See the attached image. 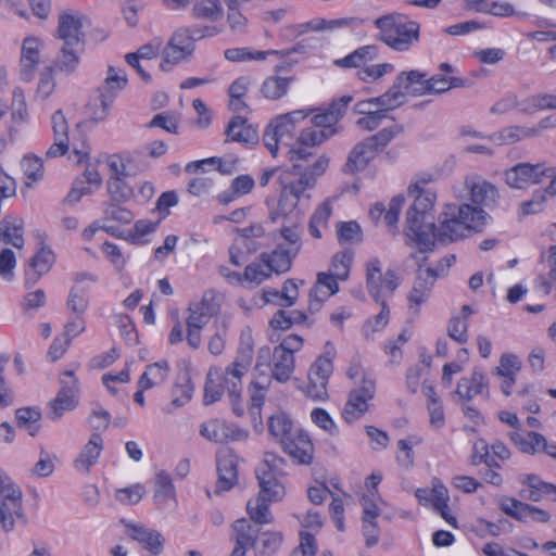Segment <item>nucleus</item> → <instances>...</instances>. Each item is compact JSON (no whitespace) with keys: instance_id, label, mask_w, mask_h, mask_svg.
I'll use <instances>...</instances> for the list:
<instances>
[{"instance_id":"f257e3e1","label":"nucleus","mask_w":556,"mask_h":556,"mask_svg":"<svg viewBox=\"0 0 556 556\" xmlns=\"http://www.w3.org/2000/svg\"><path fill=\"white\" fill-rule=\"evenodd\" d=\"M287 155L293 162V166L279 176L277 206L269 212V219L273 223L280 217L288 218L294 213H300L302 203L309 199L307 190L314 188L316 179L326 172L329 163L328 157L320 155L313 164H307V159L312 154L305 148L290 149Z\"/></svg>"},{"instance_id":"f03ea898","label":"nucleus","mask_w":556,"mask_h":556,"mask_svg":"<svg viewBox=\"0 0 556 556\" xmlns=\"http://www.w3.org/2000/svg\"><path fill=\"white\" fill-rule=\"evenodd\" d=\"M428 182L429 179L422 178L408 186V193L415 195V200L406 214V237L419 245L420 253L433 247L434 223L428 220V214L433 208L437 197L433 192L424 190Z\"/></svg>"},{"instance_id":"7ed1b4c3","label":"nucleus","mask_w":556,"mask_h":556,"mask_svg":"<svg viewBox=\"0 0 556 556\" xmlns=\"http://www.w3.org/2000/svg\"><path fill=\"white\" fill-rule=\"evenodd\" d=\"M489 215L479 206L468 203L460 205L448 203L439 216V227L434 225L433 243L459 240L470 230H480L488 220Z\"/></svg>"},{"instance_id":"20e7f679","label":"nucleus","mask_w":556,"mask_h":556,"mask_svg":"<svg viewBox=\"0 0 556 556\" xmlns=\"http://www.w3.org/2000/svg\"><path fill=\"white\" fill-rule=\"evenodd\" d=\"M253 362V339L251 333H242L240 348L235 359L225 368L222 381L228 392L232 412L237 416L244 414V405L241 399L242 378L248 374Z\"/></svg>"},{"instance_id":"39448f33","label":"nucleus","mask_w":556,"mask_h":556,"mask_svg":"<svg viewBox=\"0 0 556 556\" xmlns=\"http://www.w3.org/2000/svg\"><path fill=\"white\" fill-rule=\"evenodd\" d=\"M253 362V339L251 333H242L240 348L235 359L225 368L222 381L228 392L232 412L237 416L244 414V405L241 399L242 378L248 374Z\"/></svg>"},{"instance_id":"423d86ee","label":"nucleus","mask_w":556,"mask_h":556,"mask_svg":"<svg viewBox=\"0 0 556 556\" xmlns=\"http://www.w3.org/2000/svg\"><path fill=\"white\" fill-rule=\"evenodd\" d=\"M309 111L295 110L274 118L263 134V142L269 153L276 157L280 147L291 149L296 124L304 121Z\"/></svg>"},{"instance_id":"0eeeda50","label":"nucleus","mask_w":556,"mask_h":556,"mask_svg":"<svg viewBox=\"0 0 556 556\" xmlns=\"http://www.w3.org/2000/svg\"><path fill=\"white\" fill-rule=\"evenodd\" d=\"M412 257L416 260L419 267L427 258L424 253H420V250L412 254ZM454 261L455 256L450 255L442 258L437 268L418 269L414 286L407 295L410 308L418 312L420 305L429 300L435 280L446 274L447 268Z\"/></svg>"},{"instance_id":"6e6552de","label":"nucleus","mask_w":556,"mask_h":556,"mask_svg":"<svg viewBox=\"0 0 556 556\" xmlns=\"http://www.w3.org/2000/svg\"><path fill=\"white\" fill-rule=\"evenodd\" d=\"M23 492L21 488L0 470V526L12 531L16 521L24 520Z\"/></svg>"},{"instance_id":"1a4fd4ad","label":"nucleus","mask_w":556,"mask_h":556,"mask_svg":"<svg viewBox=\"0 0 556 556\" xmlns=\"http://www.w3.org/2000/svg\"><path fill=\"white\" fill-rule=\"evenodd\" d=\"M294 367V356L283 350L274 348L271 351L268 345H264L257 352L255 369L258 374L266 375L263 368H269L271 372L269 378L280 383L290 380Z\"/></svg>"},{"instance_id":"9d476101","label":"nucleus","mask_w":556,"mask_h":556,"mask_svg":"<svg viewBox=\"0 0 556 556\" xmlns=\"http://www.w3.org/2000/svg\"><path fill=\"white\" fill-rule=\"evenodd\" d=\"M421 75L417 70L401 72L393 81V85L381 96L375 97L379 113L388 115L389 111H393L406 102V96L412 94L413 85Z\"/></svg>"},{"instance_id":"9b49d317","label":"nucleus","mask_w":556,"mask_h":556,"mask_svg":"<svg viewBox=\"0 0 556 556\" xmlns=\"http://www.w3.org/2000/svg\"><path fill=\"white\" fill-rule=\"evenodd\" d=\"M285 459L274 453H266L264 460L256 469L260 489L270 492L271 497L282 498L285 485L281 481L285 476Z\"/></svg>"},{"instance_id":"f8f14e48","label":"nucleus","mask_w":556,"mask_h":556,"mask_svg":"<svg viewBox=\"0 0 556 556\" xmlns=\"http://www.w3.org/2000/svg\"><path fill=\"white\" fill-rule=\"evenodd\" d=\"M366 282L369 294L376 302H380L393 294L400 285V278L394 270H388L383 275L380 262L371 260L366 265Z\"/></svg>"},{"instance_id":"ddd939ff","label":"nucleus","mask_w":556,"mask_h":556,"mask_svg":"<svg viewBox=\"0 0 556 556\" xmlns=\"http://www.w3.org/2000/svg\"><path fill=\"white\" fill-rule=\"evenodd\" d=\"M332 357V353L326 352L311 365L307 374L308 383L305 388L308 397L316 401L327 399V383L333 371Z\"/></svg>"},{"instance_id":"4468645a","label":"nucleus","mask_w":556,"mask_h":556,"mask_svg":"<svg viewBox=\"0 0 556 556\" xmlns=\"http://www.w3.org/2000/svg\"><path fill=\"white\" fill-rule=\"evenodd\" d=\"M78 404V383L72 370H66L61 379V389L49 403L48 418L59 420L66 412L73 410Z\"/></svg>"},{"instance_id":"2eb2a0df","label":"nucleus","mask_w":556,"mask_h":556,"mask_svg":"<svg viewBox=\"0 0 556 556\" xmlns=\"http://www.w3.org/2000/svg\"><path fill=\"white\" fill-rule=\"evenodd\" d=\"M421 75V79H418L413 85L412 96L420 97L425 94H440L455 88H468L471 86L469 79L446 76L444 74H435L427 78V74L417 71Z\"/></svg>"},{"instance_id":"dca6fc26","label":"nucleus","mask_w":556,"mask_h":556,"mask_svg":"<svg viewBox=\"0 0 556 556\" xmlns=\"http://www.w3.org/2000/svg\"><path fill=\"white\" fill-rule=\"evenodd\" d=\"M199 432L201 437L213 443L243 441L249 435L245 429L219 418H213L202 422Z\"/></svg>"},{"instance_id":"f3484780","label":"nucleus","mask_w":556,"mask_h":556,"mask_svg":"<svg viewBox=\"0 0 556 556\" xmlns=\"http://www.w3.org/2000/svg\"><path fill=\"white\" fill-rule=\"evenodd\" d=\"M127 85V76L121 68L109 66L104 85L99 89L101 109L96 111L92 118L97 122L105 119L109 110L118 91L123 90Z\"/></svg>"},{"instance_id":"a211bd4d","label":"nucleus","mask_w":556,"mask_h":556,"mask_svg":"<svg viewBox=\"0 0 556 556\" xmlns=\"http://www.w3.org/2000/svg\"><path fill=\"white\" fill-rule=\"evenodd\" d=\"M544 163H518L505 172V181L510 188L525 189L543 181L544 175H551Z\"/></svg>"},{"instance_id":"6ab92c4d","label":"nucleus","mask_w":556,"mask_h":556,"mask_svg":"<svg viewBox=\"0 0 556 556\" xmlns=\"http://www.w3.org/2000/svg\"><path fill=\"white\" fill-rule=\"evenodd\" d=\"M363 24L364 21L357 17H342L334 20L316 17L306 23L296 25L293 31L296 33V35H305L307 33L316 31L361 33L363 31Z\"/></svg>"},{"instance_id":"aec40b11","label":"nucleus","mask_w":556,"mask_h":556,"mask_svg":"<svg viewBox=\"0 0 556 556\" xmlns=\"http://www.w3.org/2000/svg\"><path fill=\"white\" fill-rule=\"evenodd\" d=\"M346 377L353 382L350 394L372 402L376 395V379L367 372L359 359L355 358L350 363Z\"/></svg>"},{"instance_id":"412c9836","label":"nucleus","mask_w":556,"mask_h":556,"mask_svg":"<svg viewBox=\"0 0 556 556\" xmlns=\"http://www.w3.org/2000/svg\"><path fill=\"white\" fill-rule=\"evenodd\" d=\"M500 507L504 514L521 522L533 520L536 522L546 523L551 519V516L547 511L520 502L514 497H503L501 500Z\"/></svg>"},{"instance_id":"4be33fe9","label":"nucleus","mask_w":556,"mask_h":556,"mask_svg":"<svg viewBox=\"0 0 556 556\" xmlns=\"http://www.w3.org/2000/svg\"><path fill=\"white\" fill-rule=\"evenodd\" d=\"M194 51L192 37H170L162 51L163 62L160 68L164 72L170 71L173 65L188 60Z\"/></svg>"},{"instance_id":"5701e85b","label":"nucleus","mask_w":556,"mask_h":556,"mask_svg":"<svg viewBox=\"0 0 556 556\" xmlns=\"http://www.w3.org/2000/svg\"><path fill=\"white\" fill-rule=\"evenodd\" d=\"M465 187L469 191L470 201L476 205L493 207L498 199V191L494 185L478 175L467 176Z\"/></svg>"},{"instance_id":"b1692460","label":"nucleus","mask_w":556,"mask_h":556,"mask_svg":"<svg viewBox=\"0 0 556 556\" xmlns=\"http://www.w3.org/2000/svg\"><path fill=\"white\" fill-rule=\"evenodd\" d=\"M51 128L54 141L46 152L48 159L62 156L70 150V127L62 110H58L52 114Z\"/></svg>"},{"instance_id":"393cba45","label":"nucleus","mask_w":556,"mask_h":556,"mask_svg":"<svg viewBox=\"0 0 556 556\" xmlns=\"http://www.w3.org/2000/svg\"><path fill=\"white\" fill-rule=\"evenodd\" d=\"M216 492L229 491L238 481V457L230 450L217 454Z\"/></svg>"},{"instance_id":"a878e982","label":"nucleus","mask_w":556,"mask_h":556,"mask_svg":"<svg viewBox=\"0 0 556 556\" xmlns=\"http://www.w3.org/2000/svg\"><path fill=\"white\" fill-rule=\"evenodd\" d=\"M59 35H75L85 31L102 33L104 29L93 28L91 18L78 10H64L58 18Z\"/></svg>"},{"instance_id":"bb28decb","label":"nucleus","mask_w":556,"mask_h":556,"mask_svg":"<svg viewBox=\"0 0 556 556\" xmlns=\"http://www.w3.org/2000/svg\"><path fill=\"white\" fill-rule=\"evenodd\" d=\"M375 25L384 34L418 35L420 30L418 22L400 13L383 15L375 21Z\"/></svg>"},{"instance_id":"cd10ccee","label":"nucleus","mask_w":556,"mask_h":556,"mask_svg":"<svg viewBox=\"0 0 556 556\" xmlns=\"http://www.w3.org/2000/svg\"><path fill=\"white\" fill-rule=\"evenodd\" d=\"M281 445L283 451L299 464L307 465L313 459V443L301 430L296 429L288 439H283Z\"/></svg>"},{"instance_id":"c85d7f7f","label":"nucleus","mask_w":556,"mask_h":556,"mask_svg":"<svg viewBox=\"0 0 556 556\" xmlns=\"http://www.w3.org/2000/svg\"><path fill=\"white\" fill-rule=\"evenodd\" d=\"M55 262V256L50 248L42 247L29 261L25 270V286L31 288L47 273Z\"/></svg>"},{"instance_id":"c756f323","label":"nucleus","mask_w":556,"mask_h":556,"mask_svg":"<svg viewBox=\"0 0 556 556\" xmlns=\"http://www.w3.org/2000/svg\"><path fill=\"white\" fill-rule=\"evenodd\" d=\"M126 533L153 555H159L164 549L165 539L156 530L148 529L141 525L126 523Z\"/></svg>"},{"instance_id":"7c9ffc66","label":"nucleus","mask_w":556,"mask_h":556,"mask_svg":"<svg viewBox=\"0 0 556 556\" xmlns=\"http://www.w3.org/2000/svg\"><path fill=\"white\" fill-rule=\"evenodd\" d=\"M64 42L60 49L55 66L64 73H73L84 51V41L80 37H62Z\"/></svg>"},{"instance_id":"2f4dec72","label":"nucleus","mask_w":556,"mask_h":556,"mask_svg":"<svg viewBox=\"0 0 556 556\" xmlns=\"http://www.w3.org/2000/svg\"><path fill=\"white\" fill-rule=\"evenodd\" d=\"M456 395L466 402L479 394H489V383L485 374L480 368H475L469 377H463L455 391Z\"/></svg>"},{"instance_id":"473e14b6","label":"nucleus","mask_w":556,"mask_h":556,"mask_svg":"<svg viewBox=\"0 0 556 556\" xmlns=\"http://www.w3.org/2000/svg\"><path fill=\"white\" fill-rule=\"evenodd\" d=\"M377 154V151L369 141L364 139L355 144L349 153L348 160L343 166V172L345 174H355L364 170Z\"/></svg>"},{"instance_id":"72a5a7b5","label":"nucleus","mask_w":556,"mask_h":556,"mask_svg":"<svg viewBox=\"0 0 556 556\" xmlns=\"http://www.w3.org/2000/svg\"><path fill=\"white\" fill-rule=\"evenodd\" d=\"M296 255L295 251L286 249L285 243H278L271 252L261 253V261L267 264L273 274L281 275L291 269Z\"/></svg>"},{"instance_id":"f704fd0d","label":"nucleus","mask_w":556,"mask_h":556,"mask_svg":"<svg viewBox=\"0 0 556 556\" xmlns=\"http://www.w3.org/2000/svg\"><path fill=\"white\" fill-rule=\"evenodd\" d=\"M41 41L38 37H26L22 45L21 78L30 81L33 71L40 62Z\"/></svg>"},{"instance_id":"c9c22d12","label":"nucleus","mask_w":556,"mask_h":556,"mask_svg":"<svg viewBox=\"0 0 556 556\" xmlns=\"http://www.w3.org/2000/svg\"><path fill=\"white\" fill-rule=\"evenodd\" d=\"M228 140L239 142L245 146H254L258 143L257 129L247 124V119L241 116H235L230 119L225 130Z\"/></svg>"},{"instance_id":"e433bc0d","label":"nucleus","mask_w":556,"mask_h":556,"mask_svg":"<svg viewBox=\"0 0 556 556\" xmlns=\"http://www.w3.org/2000/svg\"><path fill=\"white\" fill-rule=\"evenodd\" d=\"M281 498H274L270 492H264L260 489V493L255 498H252L247 504V511L251 520L258 525H267L273 522V516L269 511V503L280 501Z\"/></svg>"},{"instance_id":"4c0bfd02","label":"nucleus","mask_w":556,"mask_h":556,"mask_svg":"<svg viewBox=\"0 0 556 556\" xmlns=\"http://www.w3.org/2000/svg\"><path fill=\"white\" fill-rule=\"evenodd\" d=\"M102 450L103 441L100 434H91L89 441L74 462L75 469L80 472L88 473L90 468L98 462Z\"/></svg>"},{"instance_id":"58836bf2","label":"nucleus","mask_w":556,"mask_h":556,"mask_svg":"<svg viewBox=\"0 0 556 556\" xmlns=\"http://www.w3.org/2000/svg\"><path fill=\"white\" fill-rule=\"evenodd\" d=\"M351 101L352 97H342L339 101L333 102L328 111L316 114L311 121L312 124L318 129L326 130L328 134V131L331 130L330 128L339 122Z\"/></svg>"},{"instance_id":"ea45409f","label":"nucleus","mask_w":556,"mask_h":556,"mask_svg":"<svg viewBox=\"0 0 556 556\" xmlns=\"http://www.w3.org/2000/svg\"><path fill=\"white\" fill-rule=\"evenodd\" d=\"M377 55V48L368 45L354 50L344 58L334 60L333 64L340 68H356L359 71L364 65L374 61Z\"/></svg>"},{"instance_id":"a19ab883","label":"nucleus","mask_w":556,"mask_h":556,"mask_svg":"<svg viewBox=\"0 0 556 556\" xmlns=\"http://www.w3.org/2000/svg\"><path fill=\"white\" fill-rule=\"evenodd\" d=\"M170 368L167 361L162 359L146 367L138 384L142 389H151L164 383L169 375Z\"/></svg>"},{"instance_id":"79ce46f5","label":"nucleus","mask_w":556,"mask_h":556,"mask_svg":"<svg viewBox=\"0 0 556 556\" xmlns=\"http://www.w3.org/2000/svg\"><path fill=\"white\" fill-rule=\"evenodd\" d=\"M260 525L247 519H238L232 525V536L237 546L247 549L255 545L260 533Z\"/></svg>"},{"instance_id":"37998d69","label":"nucleus","mask_w":556,"mask_h":556,"mask_svg":"<svg viewBox=\"0 0 556 556\" xmlns=\"http://www.w3.org/2000/svg\"><path fill=\"white\" fill-rule=\"evenodd\" d=\"M510 441L522 453L534 455L540 453L543 435L534 431L514 430L508 434Z\"/></svg>"},{"instance_id":"c03bdc74","label":"nucleus","mask_w":556,"mask_h":556,"mask_svg":"<svg viewBox=\"0 0 556 556\" xmlns=\"http://www.w3.org/2000/svg\"><path fill=\"white\" fill-rule=\"evenodd\" d=\"M415 496L421 505H430L433 509L435 506L443 505L444 500H450L446 486L437 479L432 481L431 488L417 489Z\"/></svg>"},{"instance_id":"a18cd8bd","label":"nucleus","mask_w":556,"mask_h":556,"mask_svg":"<svg viewBox=\"0 0 556 556\" xmlns=\"http://www.w3.org/2000/svg\"><path fill=\"white\" fill-rule=\"evenodd\" d=\"M154 501L160 507L176 503V491L167 471L161 470L155 477Z\"/></svg>"},{"instance_id":"49530a36","label":"nucleus","mask_w":556,"mask_h":556,"mask_svg":"<svg viewBox=\"0 0 556 556\" xmlns=\"http://www.w3.org/2000/svg\"><path fill=\"white\" fill-rule=\"evenodd\" d=\"M188 312L187 326L203 328L214 315L215 309L211 301L204 296L201 301L190 304Z\"/></svg>"},{"instance_id":"de8ad7c7","label":"nucleus","mask_w":556,"mask_h":556,"mask_svg":"<svg viewBox=\"0 0 556 556\" xmlns=\"http://www.w3.org/2000/svg\"><path fill=\"white\" fill-rule=\"evenodd\" d=\"M270 378L267 375L258 374L249 387L251 415H258L265 401V392L269 388Z\"/></svg>"},{"instance_id":"09e8293b","label":"nucleus","mask_w":556,"mask_h":556,"mask_svg":"<svg viewBox=\"0 0 556 556\" xmlns=\"http://www.w3.org/2000/svg\"><path fill=\"white\" fill-rule=\"evenodd\" d=\"M291 51H277V50H252L251 48L243 47V48H230L225 50L224 55L225 58L230 62H247V61H263L266 59L269 54H281L287 55Z\"/></svg>"},{"instance_id":"8fccbe9b","label":"nucleus","mask_w":556,"mask_h":556,"mask_svg":"<svg viewBox=\"0 0 556 556\" xmlns=\"http://www.w3.org/2000/svg\"><path fill=\"white\" fill-rule=\"evenodd\" d=\"M225 386L222 381L220 370L210 368L206 375L203 401L205 405L213 404L222 399Z\"/></svg>"},{"instance_id":"3c124183","label":"nucleus","mask_w":556,"mask_h":556,"mask_svg":"<svg viewBox=\"0 0 556 556\" xmlns=\"http://www.w3.org/2000/svg\"><path fill=\"white\" fill-rule=\"evenodd\" d=\"M370 406L371 401L349 393L342 417L349 424L354 422L361 419L370 409Z\"/></svg>"},{"instance_id":"603ef678","label":"nucleus","mask_w":556,"mask_h":556,"mask_svg":"<svg viewBox=\"0 0 556 556\" xmlns=\"http://www.w3.org/2000/svg\"><path fill=\"white\" fill-rule=\"evenodd\" d=\"M0 242L22 249L24 245L23 223L4 220L0 225Z\"/></svg>"},{"instance_id":"864d4df0","label":"nucleus","mask_w":556,"mask_h":556,"mask_svg":"<svg viewBox=\"0 0 556 556\" xmlns=\"http://www.w3.org/2000/svg\"><path fill=\"white\" fill-rule=\"evenodd\" d=\"M271 275L273 273L268 268L267 264L261 261L260 254L253 263L245 267L244 273L242 274V279H244V282L247 283L258 286L270 278Z\"/></svg>"},{"instance_id":"5fc2aeb1","label":"nucleus","mask_w":556,"mask_h":556,"mask_svg":"<svg viewBox=\"0 0 556 556\" xmlns=\"http://www.w3.org/2000/svg\"><path fill=\"white\" fill-rule=\"evenodd\" d=\"M287 223H283L280 228V236L286 242V249L295 251L296 254L301 251V228L300 225L291 218H283Z\"/></svg>"},{"instance_id":"6e6d98bb","label":"nucleus","mask_w":556,"mask_h":556,"mask_svg":"<svg viewBox=\"0 0 556 556\" xmlns=\"http://www.w3.org/2000/svg\"><path fill=\"white\" fill-rule=\"evenodd\" d=\"M68 315L85 316L89 305L87 292L84 289L73 287L66 300Z\"/></svg>"},{"instance_id":"4d7b16f0","label":"nucleus","mask_w":556,"mask_h":556,"mask_svg":"<svg viewBox=\"0 0 556 556\" xmlns=\"http://www.w3.org/2000/svg\"><path fill=\"white\" fill-rule=\"evenodd\" d=\"M40 412L34 408L26 407L16 410L17 426L26 430L31 437L36 435L40 428Z\"/></svg>"},{"instance_id":"13d9d810","label":"nucleus","mask_w":556,"mask_h":556,"mask_svg":"<svg viewBox=\"0 0 556 556\" xmlns=\"http://www.w3.org/2000/svg\"><path fill=\"white\" fill-rule=\"evenodd\" d=\"M291 79L279 76H270L262 85V93L265 98L277 100L288 91Z\"/></svg>"},{"instance_id":"bf43d9fd","label":"nucleus","mask_w":556,"mask_h":556,"mask_svg":"<svg viewBox=\"0 0 556 556\" xmlns=\"http://www.w3.org/2000/svg\"><path fill=\"white\" fill-rule=\"evenodd\" d=\"M268 430L281 444L283 439H288L296 429H293L288 416L278 414L269 418Z\"/></svg>"},{"instance_id":"052dcab7","label":"nucleus","mask_w":556,"mask_h":556,"mask_svg":"<svg viewBox=\"0 0 556 556\" xmlns=\"http://www.w3.org/2000/svg\"><path fill=\"white\" fill-rule=\"evenodd\" d=\"M337 236L341 244H354L363 240L361 226L354 222H341L337 225Z\"/></svg>"},{"instance_id":"680f3d73","label":"nucleus","mask_w":556,"mask_h":556,"mask_svg":"<svg viewBox=\"0 0 556 556\" xmlns=\"http://www.w3.org/2000/svg\"><path fill=\"white\" fill-rule=\"evenodd\" d=\"M22 169L26 177L25 185L30 187L43 177L42 161L37 156L27 155L22 160Z\"/></svg>"},{"instance_id":"e2e57ef3","label":"nucleus","mask_w":556,"mask_h":556,"mask_svg":"<svg viewBox=\"0 0 556 556\" xmlns=\"http://www.w3.org/2000/svg\"><path fill=\"white\" fill-rule=\"evenodd\" d=\"M352 262V251L338 252L332 256L329 271L337 276L339 280H346L349 278Z\"/></svg>"},{"instance_id":"0e129e2a","label":"nucleus","mask_w":556,"mask_h":556,"mask_svg":"<svg viewBox=\"0 0 556 556\" xmlns=\"http://www.w3.org/2000/svg\"><path fill=\"white\" fill-rule=\"evenodd\" d=\"M192 11L195 17L207 20H216L223 13L219 0H197Z\"/></svg>"},{"instance_id":"69168bd1","label":"nucleus","mask_w":556,"mask_h":556,"mask_svg":"<svg viewBox=\"0 0 556 556\" xmlns=\"http://www.w3.org/2000/svg\"><path fill=\"white\" fill-rule=\"evenodd\" d=\"M394 70L393 64L391 63H380L374 65H364L363 68L356 71V76L359 80L364 83L375 81L386 74L392 73Z\"/></svg>"},{"instance_id":"338daca9","label":"nucleus","mask_w":556,"mask_h":556,"mask_svg":"<svg viewBox=\"0 0 556 556\" xmlns=\"http://www.w3.org/2000/svg\"><path fill=\"white\" fill-rule=\"evenodd\" d=\"M134 218L132 213L115 203H106L103 210V224L105 222H116L118 224H129Z\"/></svg>"},{"instance_id":"774afa93","label":"nucleus","mask_w":556,"mask_h":556,"mask_svg":"<svg viewBox=\"0 0 556 556\" xmlns=\"http://www.w3.org/2000/svg\"><path fill=\"white\" fill-rule=\"evenodd\" d=\"M521 369V362L514 354H503L500 364L494 368V374L498 377L516 376Z\"/></svg>"}]
</instances>
